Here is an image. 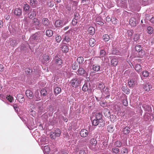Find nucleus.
<instances>
[{"mask_svg": "<svg viewBox=\"0 0 154 154\" xmlns=\"http://www.w3.org/2000/svg\"><path fill=\"white\" fill-rule=\"evenodd\" d=\"M88 152L87 148H83L81 149L79 151V154H87Z\"/></svg>", "mask_w": 154, "mask_h": 154, "instance_id": "29", "label": "nucleus"}, {"mask_svg": "<svg viewBox=\"0 0 154 154\" xmlns=\"http://www.w3.org/2000/svg\"><path fill=\"white\" fill-rule=\"evenodd\" d=\"M71 34L69 31L66 32L64 35L63 41H65L67 43L69 42L71 39Z\"/></svg>", "mask_w": 154, "mask_h": 154, "instance_id": "7", "label": "nucleus"}, {"mask_svg": "<svg viewBox=\"0 0 154 154\" xmlns=\"http://www.w3.org/2000/svg\"><path fill=\"white\" fill-rule=\"evenodd\" d=\"M36 15V13L35 10V9H33L31 12V14H29V17L32 19V18L34 17H35Z\"/></svg>", "mask_w": 154, "mask_h": 154, "instance_id": "36", "label": "nucleus"}, {"mask_svg": "<svg viewBox=\"0 0 154 154\" xmlns=\"http://www.w3.org/2000/svg\"><path fill=\"white\" fill-rule=\"evenodd\" d=\"M100 106L103 107H105L107 106V103L105 102H101L100 103Z\"/></svg>", "mask_w": 154, "mask_h": 154, "instance_id": "59", "label": "nucleus"}, {"mask_svg": "<svg viewBox=\"0 0 154 154\" xmlns=\"http://www.w3.org/2000/svg\"><path fill=\"white\" fill-rule=\"evenodd\" d=\"M133 33L132 30H128L127 31V33L129 36L131 37Z\"/></svg>", "mask_w": 154, "mask_h": 154, "instance_id": "64", "label": "nucleus"}, {"mask_svg": "<svg viewBox=\"0 0 154 154\" xmlns=\"http://www.w3.org/2000/svg\"><path fill=\"white\" fill-rule=\"evenodd\" d=\"M25 71L27 74H30L32 73V70L29 68H26L25 69Z\"/></svg>", "mask_w": 154, "mask_h": 154, "instance_id": "61", "label": "nucleus"}, {"mask_svg": "<svg viewBox=\"0 0 154 154\" xmlns=\"http://www.w3.org/2000/svg\"><path fill=\"white\" fill-rule=\"evenodd\" d=\"M78 75L86 77L88 75V73L82 67L79 66L77 72Z\"/></svg>", "mask_w": 154, "mask_h": 154, "instance_id": "4", "label": "nucleus"}, {"mask_svg": "<svg viewBox=\"0 0 154 154\" xmlns=\"http://www.w3.org/2000/svg\"><path fill=\"white\" fill-rule=\"evenodd\" d=\"M112 22L113 24H116L117 23V19L114 17H113L112 19Z\"/></svg>", "mask_w": 154, "mask_h": 154, "instance_id": "62", "label": "nucleus"}, {"mask_svg": "<svg viewBox=\"0 0 154 154\" xmlns=\"http://www.w3.org/2000/svg\"><path fill=\"white\" fill-rule=\"evenodd\" d=\"M95 119L100 121V126H103L105 124V121L102 119V115L101 113H97L96 114Z\"/></svg>", "mask_w": 154, "mask_h": 154, "instance_id": "5", "label": "nucleus"}, {"mask_svg": "<svg viewBox=\"0 0 154 154\" xmlns=\"http://www.w3.org/2000/svg\"><path fill=\"white\" fill-rule=\"evenodd\" d=\"M77 61L79 63L81 64L83 62L84 59L82 57H79L77 58Z\"/></svg>", "mask_w": 154, "mask_h": 154, "instance_id": "47", "label": "nucleus"}, {"mask_svg": "<svg viewBox=\"0 0 154 154\" xmlns=\"http://www.w3.org/2000/svg\"><path fill=\"white\" fill-rule=\"evenodd\" d=\"M78 20L76 17L74 18L72 21V24L73 26H75L78 23Z\"/></svg>", "mask_w": 154, "mask_h": 154, "instance_id": "41", "label": "nucleus"}, {"mask_svg": "<svg viewBox=\"0 0 154 154\" xmlns=\"http://www.w3.org/2000/svg\"><path fill=\"white\" fill-rule=\"evenodd\" d=\"M103 40L105 42H108L110 39L109 36L107 34H104L103 36Z\"/></svg>", "mask_w": 154, "mask_h": 154, "instance_id": "39", "label": "nucleus"}, {"mask_svg": "<svg viewBox=\"0 0 154 154\" xmlns=\"http://www.w3.org/2000/svg\"><path fill=\"white\" fill-rule=\"evenodd\" d=\"M103 112L106 117H108L110 116V112L109 110L107 109H104L103 110Z\"/></svg>", "mask_w": 154, "mask_h": 154, "instance_id": "18", "label": "nucleus"}, {"mask_svg": "<svg viewBox=\"0 0 154 154\" xmlns=\"http://www.w3.org/2000/svg\"><path fill=\"white\" fill-rule=\"evenodd\" d=\"M110 120L112 122L115 121L116 119V116L115 115H111L110 116Z\"/></svg>", "mask_w": 154, "mask_h": 154, "instance_id": "60", "label": "nucleus"}, {"mask_svg": "<svg viewBox=\"0 0 154 154\" xmlns=\"http://www.w3.org/2000/svg\"><path fill=\"white\" fill-rule=\"evenodd\" d=\"M129 23L132 26H135L136 25V20L134 18H131L130 20Z\"/></svg>", "mask_w": 154, "mask_h": 154, "instance_id": "26", "label": "nucleus"}, {"mask_svg": "<svg viewBox=\"0 0 154 154\" xmlns=\"http://www.w3.org/2000/svg\"><path fill=\"white\" fill-rule=\"evenodd\" d=\"M97 143V141L96 139L94 138L91 139L89 146V148L93 151L96 150L97 149L96 145Z\"/></svg>", "mask_w": 154, "mask_h": 154, "instance_id": "3", "label": "nucleus"}, {"mask_svg": "<svg viewBox=\"0 0 154 154\" xmlns=\"http://www.w3.org/2000/svg\"><path fill=\"white\" fill-rule=\"evenodd\" d=\"M122 154H128V152L126 148L123 147L121 150Z\"/></svg>", "mask_w": 154, "mask_h": 154, "instance_id": "49", "label": "nucleus"}, {"mask_svg": "<svg viewBox=\"0 0 154 154\" xmlns=\"http://www.w3.org/2000/svg\"><path fill=\"white\" fill-rule=\"evenodd\" d=\"M128 84L130 87H133L137 85V82L135 79H130L128 80Z\"/></svg>", "mask_w": 154, "mask_h": 154, "instance_id": "10", "label": "nucleus"}, {"mask_svg": "<svg viewBox=\"0 0 154 154\" xmlns=\"http://www.w3.org/2000/svg\"><path fill=\"white\" fill-rule=\"evenodd\" d=\"M6 98L7 100L10 102H12V100H13V98L12 96L10 95H7V96Z\"/></svg>", "mask_w": 154, "mask_h": 154, "instance_id": "57", "label": "nucleus"}, {"mask_svg": "<svg viewBox=\"0 0 154 154\" xmlns=\"http://www.w3.org/2000/svg\"><path fill=\"white\" fill-rule=\"evenodd\" d=\"M92 124L93 125L95 126H96L98 125H100V127L101 126V123L100 122V121L96 119H95L93 120V121L92 122Z\"/></svg>", "mask_w": 154, "mask_h": 154, "instance_id": "28", "label": "nucleus"}, {"mask_svg": "<svg viewBox=\"0 0 154 154\" xmlns=\"http://www.w3.org/2000/svg\"><path fill=\"white\" fill-rule=\"evenodd\" d=\"M143 88L145 91H149L152 88L151 85L149 83L144 85Z\"/></svg>", "mask_w": 154, "mask_h": 154, "instance_id": "19", "label": "nucleus"}, {"mask_svg": "<svg viewBox=\"0 0 154 154\" xmlns=\"http://www.w3.org/2000/svg\"><path fill=\"white\" fill-rule=\"evenodd\" d=\"M29 4L32 8H35L38 4V2L36 0H30Z\"/></svg>", "mask_w": 154, "mask_h": 154, "instance_id": "20", "label": "nucleus"}, {"mask_svg": "<svg viewBox=\"0 0 154 154\" xmlns=\"http://www.w3.org/2000/svg\"><path fill=\"white\" fill-rule=\"evenodd\" d=\"M43 59L42 62L43 64H45L46 62L48 61L49 59V56L47 54H45L43 55Z\"/></svg>", "mask_w": 154, "mask_h": 154, "instance_id": "17", "label": "nucleus"}, {"mask_svg": "<svg viewBox=\"0 0 154 154\" xmlns=\"http://www.w3.org/2000/svg\"><path fill=\"white\" fill-rule=\"evenodd\" d=\"M135 70L138 73L141 72L142 68L139 64L136 65L135 67Z\"/></svg>", "mask_w": 154, "mask_h": 154, "instance_id": "34", "label": "nucleus"}, {"mask_svg": "<svg viewBox=\"0 0 154 154\" xmlns=\"http://www.w3.org/2000/svg\"><path fill=\"white\" fill-rule=\"evenodd\" d=\"M122 90L125 93L128 94L130 93V90L126 86H123L122 87Z\"/></svg>", "mask_w": 154, "mask_h": 154, "instance_id": "27", "label": "nucleus"}, {"mask_svg": "<svg viewBox=\"0 0 154 154\" xmlns=\"http://www.w3.org/2000/svg\"><path fill=\"white\" fill-rule=\"evenodd\" d=\"M122 143L120 141H116L114 143V145L117 147H120L122 146Z\"/></svg>", "mask_w": 154, "mask_h": 154, "instance_id": "35", "label": "nucleus"}, {"mask_svg": "<svg viewBox=\"0 0 154 154\" xmlns=\"http://www.w3.org/2000/svg\"><path fill=\"white\" fill-rule=\"evenodd\" d=\"M29 8V5L26 3L23 4V10L25 11H28Z\"/></svg>", "mask_w": 154, "mask_h": 154, "instance_id": "40", "label": "nucleus"}, {"mask_svg": "<svg viewBox=\"0 0 154 154\" xmlns=\"http://www.w3.org/2000/svg\"><path fill=\"white\" fill-rule=\"evenodd\" d=\"M41 148L43 149V151L45 153H48L50 151V148L48 145H46L44 146H41Z\"/></svg>", "mask_w": 154, "mask_h": 154, "instance_id": "16", "label": "nucleus"}, {"mask_svg": "<svg viewBox=\"0 0 154 154\" xmlns=\"http://www.w3.org/2000/svg\"><path fill=\"white\" fill-rule=\"evenodd\" d=\"M41 24L40 21L37 18H34L32 21V26L38 29H41Z\"/></svg>", "mask_w": 154, "mask_h": 154, "instance_id": "2", "label": "nucleus"}, {"mask_svg": "<svg viewBox=\"0 0 154 154\" xmlns=\"http://www.w3.org/2000/svg\"><path fill=\"white\" fill-rule=\"evenodd\" d=\"M106 54V52L105 51L101 49L100 51V55L102 57H103L105 56Z\"/></svg>", "mask_w": 154, "mask_h": 154, "instance_id": "54", "label": "nucleus"}, {"mask_svg": "<svg viewBox=\"0 0 154 154\" xmlns=\"http://www.w3.org/2000/svg\"><path fill=\"white\" fill-rule=\"evenodd\" d=\"M114 127L112 125H109L107 127V130L108 132H112L114 130Z\"/></svg>", "mask_w": 154, "mask_h": 154, "instance_id": "31", "label": "nucleus"}, {"mask_svg": "<svg viewBox=\"0 0 154 154\" xmlns=\"http://www.w3.org/2000/svg\"><path fill=\"white\" fill-rule=\"evenodd\" d=\"M10 45L12 47L16 46L17 44V41L14 39L12 38L10 39Z\"/></svg>", "mask_w": 154, "mask_h": 154, "instance_id": "23", "label": "nucleus"}, {"mask_svg": "<svg viewBox=\"0 0 154 154\" xmlns=\"http://www.w3.org/2000/svg\"><path fill=\"white\" fill-rule=\"evenodd\" d=\"M102 147L101 149V150H104L106 148L108 144V142L106 141H104L102 143Z\"/></svg>", "mask_w": 154, "mask_h": 154, "instance_id": "44", "label": "nucleus"}, {"mask_svg": "<svg viewBox=\"0 0 154 154\" xmlns=\"http://www.w3.org/2000/svg\"><path fill=\"white\" fill-rule=\"evenodd\" d=\"M98 87L100 90L102 91L103 88H104L105 85L103 84H99L98 85Z\"/></svg>", "mask_w": 154, "mask_h": 154, "instance_id": "63", "label": "nucleus"}, {"mask_svg": "<svg viewBox=\"0 0 154 154\" xmlns=\"http://www.w3.org/2000/svg\"><path fill=\"white\" fill-rule=\"evenodd\" d=\"M82 89L84 91H87L88 89V85H87V84H85L83 85Z\"/></svg>", "mask_w": 154, "mask_h": 154, "instance_id": "56", "label": "nucleus"}, {"mask_svg": "<svg viewBox=\"0 0 154 154\" xmlns=\"http://www.w3.org/2000/svg\"><path fill=\"white\" fill-rule=\"evenodd\" d=\"M112 59L111 61V63L112 65L114 66H116L118 63V60L115 57H112Z\"/></svg>", "mask_w": 154, "mask_h": 154, "instance_id": "11", "label": "nucleus"}, {"mask_svg": "<svg viewBox=\"0 0 154 154\" xmlns=\"http://www.w3.org/2000/svg\"><path fill=\"white\" fill-rule=\"evenodd\" d=\"M50 136L51 139H54L57 137L54 132H51L50 134Z\"/></svg>", "mask_w": 154, "mask_h": 154, "instance_id": "48", "label": "nucleus"}, {"mask_svg": "<svg viewBox=\"0 0 154 154\" xmlns=\"http://www.w3.org/2000/svg\"><path fill=\"white\" fill-rule=\"evenodd\" d=\"M149 72L147 71H144L142 72V75L144 77H147L149 75Z\"/></svg>", "mask_w": 154, "mask_h": 154, "instance_id": "55", "label": "nucleus"}, {"mask_svg": "<svg viewBox=\"0 0 154 154\" xmlns=\"http://www.w3.org/2000/svg\"><path fill=\"white\" fill-rule=\"evenodd\" d=\"M54 25L56 28L62 27L63 26V22L60 20H57Z\"/></svg>", "mask_w": 154, "mask_h": 154, "instance_id": "15", "label": "nucleus"}, {"mask_svg": "<svg viewBox=\"0 0 154 154\" xmlns=\"http://www.w3.org/2000/svg\"><path fill=\"white\" fill-rule=\"evenodd\" d=\"M61 48V51L67 53L69 51V48L67 45H63Z\"/></svg>", "mask_w": 154, "mask_h": 154, "instance_id": "24", "label": "nucleus"}, {"mask_svg": "<svg viewBox=\"0 0 154 154\" xmlns=\"http://www.w3.org/2000/svg\"><path fill=\"white\" fill-rule=\"evenodd\" d=\"M54 132L55 133V134L57 137H59L60 136L61 131L59 129H56L55 130V131Z\"/></svg>", "mask_w": 154, "mask_h": 154, "instance_id": "50", "label": "nucleus"}, {"mask_svg": "<svg viewBox=\"0 0 154 154\" xmlns=\"http://www.w3.org/2000/svg\"><path fill=\"white\" fill-rule=\"evenodd\" d=\"M96 41L93 38L90 39L89 40V45L91 47H93L95 44Z\"/></svg>", "mask_w": 154, "mask_h": 154, "instance_id": "33", "label": "nucleus"}, {"mask_svg": "<svg viewBox=\"0 0 154 154\" xmlns=\"http://www.w3.org/2000/svg\"><path fill=\"white\" fill-rule=\"evenodd\" d=\"M89 132L86 129H82L80 131V135L82 137H85L88 134Z\"/></svg>", "mask_w": 154, "mask_h": 154, "instance_id": "13", "label": "nucleus"}, {"mask_svg": "<svg viewBox=\"0 0 154 154\" xmlns=\"http://www.w3.org/2000/svg\"><path fill=\"white\" fill-rule=\"evenodd\" d=\"M54 60L55 61V64L58 66H60L62 63V61L61 58L58 56H56ZM61 66H60V67Z\"/></svg>", "mask_w": 154, "mask_h": 154, "instance_id": "12", "label": "nucleus"}, {"mask_svg": "<svg viewBox=\"0 0 154 154\" xmlns=\"http://www.w3.org/2000/svg\"><path fill=\"white\" fill-rule=\"evenodd\" d=\"M130 128L128 127H125L122 130L123 133L125 134H128L130 132Z\"/></svg>", "mask_w": 154, "mask_h": 154, "instance_id": "22", "label": "nucleus"}, {"mask_svg": "<svg viewBox=\"0 0 154 154\" xmlns=\"http://www.w3.org/2000/svg\"><path fill=\"white\" fill-rule=\"evenodd\" d=\"M103 92L104 93L106 94H109V89L107 88H105L103 90Z\"/></svg>", "mask_w": 154, "mask_h": 154, "instance_id": "58", "label": "nucleus"}, {"mask_svg": "<svg viewBox=\"0 0 154 154\" xmlns=\"http://www.w3.org/2000/svg\"><path fill=\"white\" fill-rule=\"evenodd\" d=\"M72 68L73 70L76 69L78 68V64L75 62L73 63L72 65Z\"/></svg>", "mask_w": 154, "mask_h": 154, "instance_id": "53", "label": "nucleus"}, {"mask_svg": "<svg viewBox=\"0 0 154 154\" xmlns=\"http://www.w3.org/2000/svg\"><path fill=\"white\" fill-rule=\"evenodd\" d=\"M140 38V35L138 33L135 34L134 35V40L135 42L138 41Z\"/></svg>", "mask_w": 154, "mask_h": 154, "instance_id": "43", "label": "nucleus"}, {"mask_svg": "<svg viewBox=\"0 0 154 154\" xmlns=\"http://www.w3.org/2000/svg\"><path fill=\"white\" fill-rule=\"evenodd\" d=\"M26 96L29 99H31L33 96L32 92L29 90H27L26 91Z\"/></svg>", "mask_w": 154, "mask_h": 154, "instance_id": "21", "label": "nucleus"}, {"mask_svg": "<svg viewBox=\"0 0 154 154\" xmlns=\"http://www.w3.org/2000/svg\"><path fill=\"white\" fill-rule=\"evenodd\" d=\"M81 81L77 78H73L70 81V83L73 87H76L80 83Z\"/></svg>", "mask_w": 154, "mask_h": 154, "instance_id": "6", "label": "nucleus"}, {"mask_svg": "<svg viewBox=\"0 0 154 154\" xmlns=\"http://www.w3.org/2000/svg\"><path fill=\"white\" fill-rule=\"evenodd\" d=\"M40 141L41 143V145H45L48 143V140L46 138H44L43 137L41 138Z\"/></svg>", "mask_w": 154, "mask_h": 154, "instance_id": "30", "label": "nucleus"}, {"mask_svg": "<svg viewBox=\"0 0 154 154\" xmlns=\"http://www.w3.org/2000/svg\"><path fill=\"white\" fill-rule=\"evenodd\" d=\"M92 70L95 72L101 71L102 69L100 64H95L92 65Z\"/></svg>", "mask_w": 154, "mask_h": 154, "instance_id": "8", "label": "nucleus"}, {"mask_svg": "<svg viewBox=\"0 0 154 154\" xmlns=\"http://www.w3.org/2000/svg\"><path fill=\"white\" fill-rule=\"evenodd\" d=\"M88 31L91 35H93L95 33V29L93 27L91 26L88 28Z\"/></svg>", "mask_w": 154, "mask_h": 154, "instance_id": "25", "label": "nucleus"}, {"mask_svg": "<svg viewBox=\"0 0 154 154\" xmlns=\"http://www.w3.org/2000/svg\"><path fill=\"white\" fill-rule=\"evenodd\" d=\"M61 91V89L59 87H57L55 88L54 92L55 94L57 95L60 93Z\"/></svg>", "mask_w": 154, "mask_h": 154, "instance_id": "38", "label": "nucleus"}, {"mask_svg": "<svg viewBox=\"0 0 154 154\" xmlns=\"http://www.w3.org/2000/svg\"><path fill=\"white\" fill-rule=\"evenodd\" d=\"M119 151V149L116 147L113 148L112 150V153L116 154H118Z\"/></svg>", "mask_w": 154, "mask_h": 154, "instance_id": "46", "label": "nucleus"}, {"mask_svg": "<svg viewBox=\"0 0 154 154\" xmlns=\"http://www.w3.org/2000/svg\"><path fill=\"white\" fill-rule=\"evenodd\" d=\"M53 35V31L50 29H48L46 32V35L48 37L51 36Z\"/></svg>", "mask_w": 154, "mask_h": 154, "instance_id": "32", "label": "nucleus"}, {"mask_svg": "<svg viewBox=\"0 0 154 154\" xmlns=\"http://www.w3.org/2000/svg\"><path fill=\"white\" fill-rule=\"evenodd\" d=\"M55 40L57 43H60L62 39L61 37L59 35H57L55 36Z\"/></svg>", "mask_w": 154, "mask_h": 154, "instance_id": "42", "label": "nucleus"}, {"mask_svg": "<svg viewBox=\"0 0 154 154\" xmlns=\"http://www.w3.org/2000/svg\"><path fill=\"white\" fill-rule=\"evenodd\" d=\"M147 32L149 34H151L153 32V28L150 26H149L147 29Z\"/></svg>", "mask_w": 154, "mask_h": 154, "instance_id": "37", "label": "nucleus"}, {"mask_svg": "<svg viewBox=\"0 0 154 154\" xmlns=\"http://www.w3.org/2000/svg\"><path fill=\"white\" fill-rule=\"evenodd\" d=\"M42 22L43 25L45 27L48 26L49 24V21L47 18H43L42 20Z\"/></svg>", "mask_w": 154, "mask_h": 154, "instance_id": "14", "label": "nucleus"}, {"mask_svg": "<svg viewBox=\"0 0 154 154\" xmlns=\"http://www.w3.org/2000/svg\"><path fill=\"white\" fill-rule=\"evenodd\" d=\"M42 33L40 32H38L35 33L30 37L29 41L30 42L32 39H33L38 42H41L43 38V35Z\"/></svg>", "mask_w": 154, "mask_h": 154, "instance_id": "1", "label": "nucleus"}, {"mask_svg": "<svg viewBox=\"0 0 154 154\" xmlns=\"http://www.w3.org/2000/svg\"><path fill=\"white\" fill-rule=\"evenodd\" d=\"M135 49L136 51L140 52L142 50V48L140 45H137L135 47Z\"/></svg>", "mask_w": 154, "mask_h": 154, "instance_id": "45", "label": "nucleus"}, {"mask_svg": "<svg viewBox=\"0 0 154 154\" xmlns=\"http://www.w3.org/2000/svg\"><path fill=\"white\" fill-rule=\"evenodd\" d=\"M22 9L20 8H16L12 10V12L17 16H20L22 14Z\"/></svg>", "mask_w": 154, "mask_h": 154, "instance_id": "9", "label": "nucleus"}, {"mask_svg": "<svg viewBox=\"0 0 154 154\" xmlns=\"http://www.w3.org/2000/svg\"><path fill=\"white\" fill-rule=\"evenodd\" d=\"M54 4V2L52 0H50L48 2V5L50 7H53Z\"/></svg>", "mask_w": 154, "mask_h": 154, "instance_id": "51", "label": "nucleus"}, {"mask_svg": "<svg viewBox=\"0 0 154 154\" xmlns=\"http://www.w3.org/2000/svg\"><path fill=\"white\" fill-rule=\"evenodd\" d=\"M40 93L41 95L44 96H46L47 93L46 90L44 89H42L40 91Z\"/></svg>", "mask_w": 154, "mask_h": 154, "instance_id": "52", "label": "nucleus"}]
</instances>
